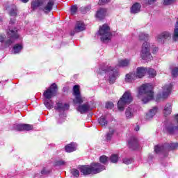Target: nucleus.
<instances>
[{"label": "nucleus", "mask_w": 178, "mask_h": 178, "mask_svg": "<svg viewBox=\"0 0 178 178\" xmlns=\"http://www.w3.org/2000/svg\"><path fill=\"white\" fill-rule=\"evenodd\" d=\"M8 38L6 40V35H0V42L1 44V49H5L8 47H10L19 38V34L17 33V30L16 29H9L7 32Z\"/></svg>", "instance_id": "f257e3e1"}, {"label": "nucleus", "mask_w": 178, "mask_h": 178, "mask_svg": "<svg viewBox=\"0 0 178 178\" xmlns=\"http://www.w3.org/2000/svg\"><path fill=\"white\" fill-rule=\"evenodd\" d=\"M138 97L142 99L144 104H147L154 99V91L152 85L147 83L140 86L138 89Z\"/></svg>", "instance_id": "f03ea898"}, {"label": "nucleus", "mask_w": 178, "mask_h": 178, "mask_svg": "<svg viewBox=\"0 0 178 178\" xmlns=\"http://www.w3.org/2000/svg\"><path fill=\"white\" fill-rule=\"evenodd\" d=\"M102 72H104V73H106V74L108 76V83L110 84H113V83L116 81V79H118V76H119V72H118V70L112 66H107L105 68L99 69V73L100 74H102Z\"/></svg>", "instance_id": "7ed1b4c3"}, {"label": "nucleus", "mask_w": 178, "mask_h": 178, "mask_svg": "<svg viewBox=\"0 0 178 178\" xmlns=\"http://www.w3.org/2000/svg\"><path fill=\"white\" fill-rule=\"evenodd\" d=\"M132 102L133 96H131V92H130V91L125 92L117 104L118 110L120 111V112H123L126 105H129Z\"/></svg>", "instance_id": "20e7f679"}, {"label": "nucleus", "mask_w": 178, "mask_h": 178, "mask_svg": "<svg viewBox=\"0 0 178 178\" xmlns=\"http://www.w3.org/2000/svg\"><path fill=\"white\" fill-rule=\"evenodd\" d=\"M178 143H165L163 145H157L154 147L156 154H165L172 149H177Z\"/></svg>", "instance_id": "39448f33"}, {"label": "nucleus", "mask_w": 178, "mask_h": 178, "mask_svg": "<svg viewBox=\"0 0 178 178\" xmlns=\"http://www.w3.org/2000/svg\"><path fill=\"white\" fill-rule=\"evenodd\" d=\"M99 35L102 42H109L112 38L111 29L108 24H104L99 30Z\"/></svg>", "instance_id": "423d86ee"}, {"label": "nucleus", "mask_w": 178, "mask_h": 178, "mask_svg": "<svg viewBox=\"0 0 178 178\" xmlns=\"http://www.w3.org/2000/svg\"><path fill=\"white\" fill-rule=\"evenodd\" d=\"M140 58L143 60H151L152 59V56L151 55V44L147 42H145L142 44Z\"/></svg>", "instance_id": "0eeeda50"}, {"label": "nucleus", "mask_w": 178, "mask_h": 178, "mask_svg": "<svg viewBox=\"0 0 178 178\" xmlns=\"http://www.w3.org/2000/svg\"><path fill=\"white\" fill-rule=\"evenodd\" d=\"M58 95V85L52 83L43 93L44 99H51Z\"/></svg>", "instance_id": "6e6552de"}, {"label": "nucleus", "mask_w": 178, "mask_h": 178, "mask_svg": "<svg viewBox=\"0 0 178 178\" xmlns=\"http://www.w3.org/2000/svg\"><path fill=\"white\" fill-rule=\"evenodd\" d=\"M173 85L172 83H168L165 85L162 88L163 91L161 93H159L156 96V101L158 102L159 99H165L170 95V92H172V88Z\"/></svg>", "instance_id": "1a4fd4ad"}, {"label": "nucleus", "mask_w": 178, "mask_h": 178, "mask_svg": "<svg viewBox=\"0 0 178 178\" xmlns=\"http://www.w3.org/2000/svg\"><path fill=\"white\" fill-rule=\"evenodd\" d=\"M172 37V34L170 32L164 31L158 35L156 38L157 42L160 44H163L165 40L170 38Z\"/></svg>", "instance_id": "9d476101"}, {"label": "nucleus", "mask_w": 178, "mask_h": 178, "mask_svg": "<svg viewBox=\"0 0 178 178\" xmlns=\"http://www.w3.org/2000/svg\"><path fill=\"white\" fill-rule=\"evenodd\" d=\"M90 167L92 168V175H97V173H99L102 172V170H105V166L102 165L99 163H92L90 164Z\"/></svg>", "instance_id": "9b49d317"}, {"label": "nucleus", "mask_w": 178, "mask_h": 178, "mask_svg": "<svg viewBox=\"0 0 178 178\" xmlns=\"http://www.w3.org/2000/svg\"><path fill=\"white\" fill-rule=\"evenodd\" d=\"M15 130L17 131H30L33 130V125L29 124H19L15 126Z\"/></svg>", "instance_id": "f8f14e48"}, {"label": "nucleus", "mask_w": 178, "mask_h": 178, "mask_svg": "<svg viewBox=\"0 0 178 178\" xmlns=\"http://www.w3.org/2000/svg\"><path fill=\"white\" fill-rule=\"evenodd\" d=\"M86 30V24L83 22H77L74 31L71 32V35H74L75 33H80Z\"/></svg>", "instance_id": "ddd939ff"}, {"label": "nucleus", "mask_w": 178, "mask_h": 178, "mask_svg": "<svg viewBox=\"0 0 178 178\" xmlns=\"http://www.w3.org/2000/svg\"><path fill=\"white\" fill-rule=\"evenodd\" d=\"M5 8L10 16H12L13 17L17 16V7L15 4L7 6Z\"/></svg>", "instance_id": "4468645a"}, {"label": "nucleus", "mask_w": 178, "mask_h": 178, "mask_svg": "<svg viewBox=\"0 0 178 178\" xmlns=\"http://www.w3.org/2000/svg\"><path fill=\"white\" fill-rule=\"evenodd\" d=\"M54 109L58 111V112H65V111L69 110V104L62 102H58L54 106Z\"/></svg>", "instance_id": "2eb2a0df"}, {"label": "nucleus", "mask_w": 178, "mask_h": 178, "mask_svg": "<svg viewBox=\"0 0 178 178\" xmlns=\"http://www.w3.org/2000/svg\"><path fill=\"white\" fill-rule=\"evenodd\" d=\"M81 174L83 176H88V175H92V169L91 165H82L80 168Z\"/></svg>", "instance_id": "dca6fc26"}, {"label": "nucleus", "mask_w": 178, "mask_h": 178, "mask_svg": "<svg viewBox=\"0 0 178 178\" xmlns=\"http://www.w3.org/2000/svg\"><path fill=\"white\" fill-rule=\"evenodd\" d=\"M137 111L134 108L133 106H129L125 110V116L127 119H132V118L136 115Z\"/></svg>", "instance_id": "f3484780"}, {"label": "nucleus", "mask_w": 178, "mask_h": 178, "mask_svg": "<svg viewBox=\"0 0 178 178\" xmlns=\"http://www.w3.org/2000/svg\"><path fill=\"white\" fill-rule=\"evenodd\" d=\"M145 73H147V68L144 67H139L136 69V73L135 75L136 76V79H142L145 76Z\"/></svg>", "instance_id": "a211bd4d"}, {"label": "nucleus", "mask_w": 178, "mask_h": 178, "mask_svg": "<svg viewBox=\"0 0 178 178\" xmlns=\"http://www.w3.org/2000/svg\"><path fill=\"white\" fill-rule=\"evenodd\" d=\"M129 146L131 148V149H138V140L137 138L132 137L128 142Z\"/></svg>", "instance_id": "6ab92c4d"}, {"label": "nucleus", "mask_w": 178, "mask_h": 178, "mask_svg": "<svg viewBox=\"0 0 178 178\" xmlns=\"http://www.w3.org/2000/svg\"><path fill=\"white\" fill-rule=\"evenodd\" d=\"M76 110L78 112H80V113H86V112L90 111V104H88V103H86L84 104L79 105Z\"/></svg>", "instance_id": "aec40b11"}, {"label": "nucleus", "mask_w": 178, "mask_h": 178, "mask_svg": "<svg viewBox=\"0 0 178 178\" xmlns=\"http://www.w3.org/2000/svg\"><path fill=\"white\" fill-rule=\"evenodd\" d=\"M156 112H158V107H153L147 113H146L145 119H147V120H150V119H152V118L156 115Z\"/></svg>", "instance_id": "412c9836"}, {"label": "nucleus", "mask_w": 178, "mask_h": 178, "mask_svg": "<svg viewBox=\"0 0 178 178\" xmlns=\"http://www.w3.org/2000/svg\"><path fill=\"white\" fill-rule=\"evenodd\" d=\"M54 3L55 0H49L47 6L42 8L43 12H44V13H49V12L52 10Z\"/></svg>", "instance_id": "4be33fe9"}, {"label": "nucleus", "mask_w": 178, "mask_h": 178, "mask_svg": "<svg viewBox=\"0 0 178 178\" xmlns=\"http://www.w3.org/2000/svg\"><path fill=\"white\" fill-rule=\"evenodd\" d=\"M163 113L165 115V116H169V115L172 113V104L168 103L165 104Z\"/></svg>", "instance_id": "5701e85b"}, {"label": "nucleus", "mask_w": 178, "mask_h": 178, "mask_svg": "<svg viewBox=\"0 0 178 178\" xmlns=\"http://www.w3.org/2000/svg\"><path fill=\"white\" fill-rule=\"evenodd\" d=\"M106 13V10H105L104 8H99L96 13V17L99 20H102V19L105 17Z\"/></svg>", "instance_id": "b1692460"}, {"label": "nucleus", "mask_w": 178, "mask_h": 178, "mask_svg": "<svg viewBox=\"0 0 178 178\" xmlns=\"http://www.w3.org/2000/svg\"><path fill=\"white\" fill-rule=\"evenodd\" d=\"M137 79V76H136V73H130L127 74L125 77V81L127 83H133L134 80Z\"/></svg>", "instance_id": "393cba45"}, {"label": "nucleus", "mask_w": 178, "mask_h": 178, "mask_svg": "<svg viewBox=\"0 0 178 178\" xmlns=\"http://www.w3.org/2000/svg\"><path fill=\"white\" fill-rule=\"evenodd\" d=\"M118 66L119 67H127L130 66V60L129 59L120 60L118 61Z\"/></svg>", "instance_id": "a878e982"}, {"label": "nucleus", "mask_w": 178, "mask_h": 178, "mask_svg": "<svg viewBox=\"0 0 178 178\" xmlns=\"http://www.w3.org/2000/svg\"><path fill=\"white\" fill-rule=\"evenodd\" d=\"M77 149V145L74 143H70L65 146L66 152H73Z\"/></svg>", "instance_id": "bb28decb"}, {"label": "nucleus", "mask_w": 178, "mask_h": 178, "mask_svg": "<svg viewBox=\"0 0 178 178\" xmlns=\"http://www.w3.org/2000/svg\"><path fill=\"white\" fill-rule=\"evenodd\" d=\"M44 105L47 109L51 110L54 108V102L51 99H44Z\"/></svg>", "instance_id": "cd10ccee"}, {"label": "nucleus", "mask_w": 178, "mask_h": 178, "mask_svg": "<svg viewBox=\"0 0 178 178\" xmlns=\"http://www.w3.org/2000/svg\"><path fill=\"white\" fill-rule=\"evenodd\" d=\"M22 49H23V44H16L13 47V52L15 54H20V52H22Z\"/></svg>", "instance_id": "c85d7f7f"}, {"label": "nucleus", "mask_w": 178, "mask_h": 178, "mask_svg": "<svg viewBox=\"0 0 178 178\" xmlns=\"http://www.w3.org/2000/svg\"><path fill=\"white\" fill-rule=\"evenodd\" d=\"M42 3H44V0H33L31 3L32 9H37L39 6H42Z\"/></svg>", "instance_id": "c756f323"}, {"label": "nucleus", "mask_w": 178, "mask_h": 178, "mask_svg": "<svg viewBox=\"0 0 178 178\" xmlns=\"http://www.w3.org/2000/svg\"><path fill=\"white\" fill-rule=\"evenodd\" d=\"M140 9H141V4L136 3L132 6L131 13L134 14L138 13V12H140Z\"/></svg>", "instance_id": "7c9ffc66"}, {"label": "nucleus", "mask_w": 178, "mask_h": 178, "mask_svg": "<svg viewBox=\"0 0 178 178\" xmlns=\"http://www.w3.org/2000/svg\"><path fill=\"white\" fill-rule=\"evenodd\" d=\"M98 122L102 126V127H106L108 126V121L105 117L102 116L100 118L98 119Z\"/></svg>", "instance_id": "2f4dec72"}, {"label": "nucleus", "mask_w": 178, "mask_h": 178, "mask_svg": "<svg viewBox=\"0 0 178 178\" xmlns=\"http://www.w3.org/2000/svg\"><path fill=\"white\" fill-rule=\"evenodd\" d=\"M148 38H149V35H148L144 32H141L139 33V40L140 41H147V40H148Z\"/></svg>", "instance_id": "473e14b6"}, {"label": "nucleus", "mask_w": 178, "mask_h": 178, "mask_svg": "<svg viewBox=\"0 0 178 178\" xmlns=\"http://www.w3.org/2000/svg\"><path fill=\"white\" fill-rule=\"evenodd\" d=\"M114 133H115V130L110 129V131L106 135V141H111L112 140V137H113Z\"/></svg>", "instance_id": "72a5a7b5"}, {"label": "nucleus", "mask_w": 178, "mask_h": 178, "mask_svg": "<svg viewBox=\"0 0 178 178\" xmlns=\"http://www.w3.org/2000/svg\"><path fill=\"white\" fill-rule=\"evenodd\" d=\"M73 95L75 96L80 95V86L75 85L73 87Z\"/></svg>", "instance_id": "f704fd0d"}, {"label": "nucleus", "mask_w": 178, "mask_h": 178, "mask_svg": "<svg viewBox=\"0 0 178 178\" xmlns=\"http://www.w3.org/2000/svg\"><path fill=\"white\" fill-rule=\"evenodd\" d=\"M147 74H149V77H155L156 76V71L153 68L147 69Z\"/></svg>", "instance_id": "c9c22d12"}, {"label": "nucleus", "mask_w": 178, "mask_h": 178, "mask_svg": "<svg viewBox=\"0 0 178 178\" xmlns=\"http://www.w3.org/2000/svg\"><path fill=\"white\" fill-rule=\"evenodd\" d=\"M74 103L79 104V105H81V104H83V97H81V95H78L75 96V99H74Z\"/></svg>", "instance_id": "e433bc0d"}, {"label": "nucleus", "mask_w": 178, "mask_h": 178, "mask_svg": "<svg viewBox=\"0 0 178 178\" xmlns=\"http://www.w3.org/2000/svg\"><path fill=\"white\" fill-rule=\"evenodd\" d=\"M110 161L112 163H117L119 161V156L118 154H112L110 157Z\"/></svg>", "instance_id": "4c0bfd02"}, {"label": "nucleus", "mask_w": 178, "mask_h": 178, "mask_svg": "<svg viewBox=\"0 0 178 178\" xmlns=\"http://www.w3.org/2000/svg\"><path fill=\"white\" fill-rule=\"evenodd\" d=\"M65 165H66V162L63 160H58L54 163L55 166H65Z\"/></svg>", "instance_id": "58836bf2"}, {"label": "nucleus", "mask_w": 178, "mask_h": 178, "mask_svg": "<svg viewBox=\"0 0 178 178\" xmlns=\"http://www.w3.org/2000/svg\"><path fill=\"white\" fill-rule=\"evenodd\" d=\"M71 173L74 177H79L80 176V171L76 169H72Z\"/></svg>", "instance_id": "ea45409f"}, {"label": "nucleus", "mask_w": 178, "mask_h": 178, "mask_svg": "<svg viewBox=\"0 0 178 178\" xmlns=\"http://www.w3.org/2000/svg\"><path fill=\"white\" fill-rule=\"evenodd\" d=\"M171 74L172 77H177L178 76V68L175 67L171 70Z\"/></svg>", "instance_id": "a19ab883"}, {"label": "nucleus", "mask_w": 178, "mask_h": 178, "mask_svg": "<svg viewBox=\"0 0 178 178\" xmlns=\"http://www.w3.org/2000/svg\"><path fill=\"white\" fill-rule=\"evenodd\" d=\"M176 2V0H164L163 5L169 6L175 3Z\"/></svg>", "instance_id": "79ce46f5"}, {"label": "nucleus", "mask_w": 178, "mask_h": 178, "mask_svg": "<svg viewBox=\"0 0 178 178\" xmlns=\"http://www.w3.org/2000/svg\"><path fill=\"white\" fill-rule=\"evenodd\" d=\"M99 161L101 163H105L106 162H108V157H106V156H101Z\"/></svg>", "instance_id": "37998d69"}, {"label": "nucleus", "mask_w": 178, "mask_h": 178, "mask_svg": "<svg viewBox=\"0 0 178 178\" xmlns=\"http://www.w3.org/2000/svg\"><path fill=\"white\" fill-rule=\"evenodd\" d=\"M156 2V0H144V3L147 5H154Z\"/></svg>", "instance_id": "c03bdc74"}, {"label": "nucleus", "mask_w": 178, "mask_h": 178, "mask_svg": "<svg viewBox=\"0 0 178 178\" xmlns=\"http://www.w3.org/2000/svg\"><path fill=\"white\" fill-rule=\"evenodd\" d=\"M71 13L72 15H76V13L77 12V6H72L71 7Z\"/></svg>", "instance_id": "a18cd8bd"}, {"label": "nucleus", "mask_w": 178, "mask_h": 178, "mask_svg": "<svg viewBox=\"0 0 178 178\" xmlns=\"http://www.w3.org/2000/svg\"><path fill=\"white\" fill-rule=\"evenodd\" d=\"M106 109H112V108H113V102H107L106 104Z\"/></svg>", "instance_id": "49530a36"}, {"label": "nucleus", "mask_w": 178, "mask_h": 178, "mask_svg": "<svg viewBox=\"0 0 178 178\" xmlns=\"http://www.w3.org/2000/svg\"><path fill=\"white\" fill-rule=\"evenodd\" d=\"M51 170H47V168H43L41 171L42 175H49L51 173Z\"/></svg>", "instance_id": "de8ad7c7"}, {"label": "nucleus", "mask_w": 178, "mask_h": 178, "mask_svg": "<svg viewBox=\"0 0 178 178\" xmlns=\"http://www.w3.org/2000/svg\"><path fill=\"white\" fill-rule=\"evenodd\" d=\"M123 163H125V165H130V163H131V160L129 159H124Z\"/></svg>", "instance_id": "09e8293b"}, {"label": "nucleus", "mask_w": 178, "mask_h": 178, "mask_svg": "<svg viewBox=\"0 0 178 178\" xmlns=\"http://www.w3.org/2000/svg\"><path fill=\"white\" fill-rule=\"evenodd\" d=\"M79 11L81 12V13H82L83 15H86V13H87V11L86 10V8L85 7H81L79 8Z\"/></svg>", "instance_id": "8fccbe9b"}, {"label": "nucleus", "mask_w": 178, "mask_h": 178, "mask_svg": "<svg viewBox=\"0 0 178 178\" xmlns=\"http://www.w3.org/2000/svg\"><path fill=\"white\" fill-rule=\"evenodd\" d=\"M111 0H100L99 5H105V3H108Z\"/></svg>", "instance_id": "3c124183"}, {"label": "nucleus", "mask_w": 178, "mask_h": 178, "mask_svg": "<svg viewBox=\"0 0 178 178\" xmlns=\"http://www.w3.org/2000/svg\"><path fill=\"white\" fill-rule=\"evenodd\" d=\"M84 8H85V10H86V13H87V12H90V10H91V6L90 5L86 6Z\"/></svg>", "instance_id": "603ef678"}, {"label": "nucleus", "mask_w": 178, "mask_h": 178, "mask_svg": "<svg viewBox=\"0 0 178 178\" xmlns=\"http://www.w3.org/2000/svg\"><path fill=\"white\" fill-rule=\"evenodd\" d=\"M158 51H159L158 47H154V48H153L152 54H156V52H158Z\"/></svg>", "instance_id": "864d4df0"}, {"label": "nucleus", "mask_w": 178, "mask_h": 178, "mask_svg": "<svg viewBox=\"0 0 178 178\" xmlns=\"http://www.w3.org/2000/svg\"><path fill=\"white\" fill-rule=\"evenodd\" d=\"M14 23H16V19H11L10 21V24H14Z\"/></svg>", "instance_id": "5fc2aeb1"}, {"label": "nucleus", "mask_w": 178, "mask_h": 178, "mask_svg": "<svg viewBox=\"0 0 178 178\" xmlns=\"http://www.w3.org/2000/svg\"><path fill=\"white\" fill-rule=\"evenodd\" d=\"M135 131H138L140 130V127L139 126H136L134 129Z\"/></svg>", "instance_id": "6e6d98bb"}]
</instances>
